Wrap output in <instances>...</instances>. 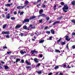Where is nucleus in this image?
<instances>
[{"mask_svg":"<svg viewBox=\"0 0 75 75\" xmlns=\"http://www.w3.org/2000/svg\"><path fill=\"white\" fill-rule=\"evenodd\" d=\"M69 9V7H68L67 4H65V5H64V7L62 8V10H63L65 13L67 12V11H68L67 10H68Z\"/></svg>","mask_w":75,"mask_h":75,"instance_id":"nucleus-1","label":"nucleus"},{"mask_svg":"<svg viewBox=\"0 0 75 75\" xmlns=\"http://www.w3.org/2000/svg\"><path fill=\"white\" fill-rule=\"evenodd\" d=\"M29 23L30 22V19L27 18L24 19L23 21V23Z\"/></svg>","mask_w":75,"mask_h":75,"instance_id":"nucleus-2","label":"nucleus"},{"mask_svg":"<svg viewBox=\"0 0 75 75\" xmlns=\"http://www.w3.org/2000/svg\"><path fill=\"white\" fill-rule=\"evenodd\" d=\"M26 7V5H25L23 6H17V9H23L24 7Z\"/></svg>","mask_w":75,"mask_h":75,"instance_id":"nucleus-3","label":"nucleus"},{"mask_svg":"<svg viewBox=\"0 0 75 75\" xmlns=\"http://www.w3.org/2000/svg\"><path fill=\"white\" fill-rule=\"evenodd\" d=\"M2 34H10V32L9 31L7 32L2 31Z\"/></svg>","mask_w":75,"mask_h":75,"instance_id":"nucleus-4","label":"nucleus"},{"mask_svg":"<svg viewBox=\"0 0 75 75\" xmlns=\"http://www.w3.org/2000/svg\"><path fill=\"white\" fill-rule=\"evenodd\" d=\"M31 54H32V55H33V54H34V53H35V54H37V53H38V51H35V50H31Z\"/></svg>","mask_w":75,"mask_h":75,"instance_id":"nucleus-5","label":"nucleus"},{"mask_svg":"<svg viewBox=\"0 0 75 75\" xmlns=\"http://www.w3.org/2000/svg\"><path fill=\"white\" fill-rule=\"evenodd\" d=\"M21 26H22V25L18 24L16 26L15 28L16 29H17V28H20Z\"/></svg>","mask_w":75,"mask_h":75,"instance_id":"nucleus-6","label":"nucleus"},{"mask_svg":"<svg viewBox=\"0 0 75 75\" xmlns=\"http://www.w3.org/2000/svg\"><path fill=\"white\" fill-rule=\"evenodd\" d=\"M65 37H66V40L67 41H69L71 40V38H69V36H65Z\"/></svg>","mask_w":75,"mask_h":75,"instance_id":"nucleus-7","label":"nucleus"},{"mask_svg":"<svg viewBox=\"0 0 75 75\" xmlns=\"http://www.w3.org/2000/svg\"><path fill=\"white\" fill-rule=\"evenodd\" d=\"M13 5V3H11L10 4H5L6 7H10V6H11Z\"/></svg>","mask_w":75,"mask_h":75,"instance_id":"nucleus-8","label":"nucleus"},{"mask_svg":"<svg viewBox=\"0 0 75 75\" xmlns=\"http://www.w3.org/2000/svg\"><path fill=\"white\" fill-rule=\"evenodd\" d=\"M60 23V21H56L54 22V23L52 25H55L56 24H59Z\"/></svg>","mask_w":75,"mask_h":75,"instance_id":"nucleus-9","label":"nucleus"},{"mask_svg":"<svg viewBox=\"0 0 75 75\" xmlns=\"http://www.w3.org/2000/svg\"><path fill=\"white\" fill-rule=\"evenodd\" d=\"M6 19H9L10 18V13H8L7 15L6 16Z\"/></svg>","mask_w":75,"mask_h":75,"instance_id":"nucleus-10","label":"nucleus"},{"mask_svg":"<svg viewBox=\"0 0 75 75\" xmlns=\"http://www.w3.org/2000/svg\"><path fill=\"white\" fill-rule=\"evenodd\" d=\"M36 18V16H33L30 17L29 19L30 20H32L33 19H34V18Z\"/></svg>","mask_w":75,"mask_h":75,"instance_id":"nucleus-11","label":"nucleus"},{"mask_svg":"<svg viewBox=\"0 0 75 75\" xmlns=\"http://www.w3.org/2000/svg\"><path fill=\"white\" fill-rule=\"evenodd\" d=\"M34 60L35 62H36V63H38L39 62V61L37 59V58H35L34 59Z\"/></svg>","mask_w":75,"mask_h":75,"instance_id":"nucleus-12","label":"nucleus"},{"mask_svg":"<svg viewBox=\"0 0 75 75\" xmlns=\"http://www.w3.org/2000/svg\"><path fill=\"white\" fill-rule=\"evenodd\" d=\"M25 63L28 64V65H31V63L28 62L27 60L25 61Z\"/></svg>","mask_w":75,"mask_h":75,"instance_id":"nucleus-13","label":"nucleus"},{"mask_svg":"<svg viewBox=\"0 0 75 75\" xmlns=\"http://www.w3.org/2000/svg\"><path fill=\"white\" fill-rule=\"evenodd\" d=\"M50 31L52 34H55V32H54V30L52 29Z\"/></svg>","mask_w":75,"mask_h":75,"instance_id":"nucleus-14","label":"nucleus"},{"mask_svg":"<svg viewBox=\"0 0 75 75\" xmlns=\"http://www.w3.org/2000/svg\"><path fill=\"white\" fill-rule=\"evenodd\" d=\"M27 69H31V67L27 66L26 67Z\"/></svg>","mask_w":75,"mask_h":75,"instance_id":"nucleus-15","label":"nucleus"},{"mask_svg":"<svg viewBox=\"0 0 75 75\" xmlns=\"http://www.w3.org/2000/svg\"><path fill=\"white\" fill-rule=\"evenodd\" d=\"M20 52L21 53V54H22V55H23V54H24V53H26V52L25 51L23 52V51H20Z\"/></svg>","mask_w":75,"mask_h":75,"instance_id":"nucleus-16","label":"nucleus"},{"mask_svg":"<svg viewBox=\"0 0 75 75\" xmlns=\"http://www.w3.org/2000/svg\"><path fill=\"white\" fill-rule=\"evenodd\" d=\"M29 3V2L28 1H25V3H24V4H25V5H27Z\"/></svg>","mask_w":75,"mask_h":75,"instance_id":"nucleus-17","label":"nucleus"},{"mask_svg":"<svg viewBox=\"0 0 75 75\" xmlns=\"http://www.w3.org/2000/svg\"><path fill=\"white\" fill-rule=\"evenodd\" d=\"M4 67L5 69H10V68L7 66H4Z\"/></svg>","mask_w":75,"mask_h":75,"instance_id":"nucleus-18","label":"nucleus"},{"mask_svg":"<svg viewBox=\"0 0 75 75\" xmlns=\"http://www.w3.org/2000/svg\"><path fill=\"white\" fill-rule=\"evenodd\" d=\"M71 4L73 6H75V1H73L71 2Z\"/></svg>","mask_w":75,"mask_h":75,"instance_id":"nucleus-19","label":"nucleus"},{"mask_svg":"<svg viewBox=\"0 0 75 75\" xmlns=\"http://www.w3.org/2000/svg\"><path fill=\"white\" fill-rule=\"evenodd\" d=\"M43 13V10L41 9L39 11V14H41L42 13Z\"/></svg>","mask_w":75,"mask_h":75,"instance_id":"nucleus-20","label":"nucleus"},{"mask_svg":"<svg viewBox=\"0 0 75 75\" xmlns=\"http://www.w3.org/2000/svg\"><path fill=\"white\" fill-rule=\"evenodd\" d=\"M62 65V66H63V68H65V67H67V65L65 63H64Z\"/></svg>","mask_w":75,"mask_h":75,"instance_id":"nucleus-21","label":"nucleus"},{"mask_svg":"<svg viewBox=\"0 0 75 75\" xmlns=\"http://www.w3.org/2000/svg\"><path fill=\"white\" fill-rule=\"evenodd\" d=\"M6 26H7V24H5L4 25L3 27V29H4L5 28H6Z\"/></svg>","mask_w":75,"mask_h":75,"instance_id":"nucleus-22","label":"nucleus"},{"mask_svg":"<svg viewBox=\"0 0 75 75\" xmlns=\"http://www.w3.org/2000/svg\"><path fill=\"white\" fill-rule=\"evenodd\" d=\"M40 15H39L38 16V17H44L45 16V14H44L43 13L42 14H40Z\"/></svg>","mask_w":75,"mask_h":75,"instance_id":"nucleus-23","label":"nucleus"},{"mask_svg":"<svg viewBox=\"0 0 75 75\" xmlns=\"http://www.w3.org/2000/svg\"><path fill=\"white\" fill-rule=\"evenodd\" d=\"M23 28L25 29V30H27V26H24L23 27Z\"/></svg>","mask_w":75,"mask_h":75,"instance_id":"nucleus-24","label":"nucleus"},{"mask_svg":"<svg viewBox=\"0 0 75 75\" xmlns=\"http://www.w3.org/2000/svg\"><path fill=\"white\" fill-rule=\"evenodd\" d=\"M44 40H42L40 41L39 42V43H42V42H44Z\"/></svg>","mask_w":75,"mask_h":75,"instance_id":"nucleus-25","label":"nucleus"},{"mask_svg":"<svg viewBox=\"0 0 75 75\" xmlns=\"http://www.w3.org/2000/svg\"><path fill=\"white\" fill-rule=\"evenodd\" d=\"M41 65V63L38 64L37 65H36V67L37 68H39V67Z\"/></svg>","mask_w":75,"mask_h":75,"instance_id":"nucleus-26","label":"nucleus"},{"mask_svg":"<svg viewBox=\"0 0 75 75\" xmlns=\"http://www.w3.org/2000/svg\"><path fill=\"white\" fill-rule=\"evenodd\" d=\"M60 4L61 5H62V6H64L65 5V4L64 3V2H61L60 3Z\"/></svg>","mask_w":75,"mask_h":75,"instance_id":"nucleus-27","label":"nucleus"},{"mask_svg":"<svg viewBox=\"0 0 75 75\" xmlns=\"http://www.w3.org/2000/svg\"><path fill=\"white\" fill-rule=\"evenodd\" d=\"M59 68V67L58 66H56L55 67L54 69L56 70V69H58Z\"/></svg>","mask_w":75,"mask_h":75,"instance_id":"nucleus-28","label":"nucleus"},{"mask_svg":"<svg viewBox=\"0 0 75 75\" xmlns=\"http://www.w3.org/2000/svg\"><path fill=\"white\" fill-rule=\"evenodd\" d=\"M62 18H63V17H62V16L59 17L58 18V19L59 20H61V19H62Z\"/></svg>","mask_w":75,"mask_h":75,"instance_id":"nucleus-29","label":"nucleus"},{"mask_svg":"<svg viewBox=\"0 0 75 75\" xmlns=\"http://www.w3.org/2000/svg\"><path fill=\"white\" fill-rule=\"evenodd\" d=\"M61 44V45H65V42H62Z\"/></svg>","mask_w":75,"mask_h":75,"instance_id":"nucleus-30","label":"nucleus"},{"mask_svg":"<svg viewBox=\"0 0 75 75\" xmlns=\"http://www.w3.org/2000/svg\"><path fill=\"white\" fill-rule=\"evenodd\" d=\"M55 52H61L60 51H59V50H57V49L55 50Z\"/></svg>","mask_w":75,"mask_h":75,"instance_id":"nucleus-31","label":"nucleus"},{"mask_svg":"<svg viewBox=\"0 0 75 75\" xmlns=\"http://www.w3.org/2000/svg\"><path fill=\"white\" fill-rule=\"evenodd\" d=\"M18 61H20V59H17L16 61V62H18Z\"/></svg>","mask_w":75,"mask_h":75,"instance_id":"nucleus-32","label":"nucleus"},{"mask_svg":"<svg viewBox=\"0 0 75 75\" xmlns=\"http://www.w3.org/2000/svg\"><path fill=\"white\" fill-rule=\"evenodd\" d=\"M61 38H60V39H59V40H57V42H58V43H59V42L61 41Z\"/></svg>","mask_w":75,"mask_h":75,"instance_id":"nucleus-33","label":"nucleus"},{"mask_svg":"<svg viewBox=\"0 0 75 75\" xmlns=\"http://www.w3.org/2000/svg\"><path fill=\"white\" fill-rule=\"evenodd\" d=\"M46 18L47 21H48L49 20H50V18L48 16L46 17Z\"/></svg>","mask_w":75,"mask_h":75,"instance_id":"nucleus-34","label":"nucleus"},{"mask_svg":"<svg viewBox=\"0 0 75 75\" xmlns=\"http://www.w3.org/2000/svg\"><path fill=\"white\" fill-rule=\"evenodd\" d=\"M23 14H24V12L23 11L21 12L20 13V15L22 16Z\"/></svg>","mask_w":75,"mask_h":75,"instance_id":"nucleus-35","label":"nucleus"},{"mask_svg":"<svg viewBox=\"0 0 75 75\" xmlns=\"http://www.w3.org/2000/svg\"><path fill=\"white\" fill-rule=\"evenodd\" d=\"M11 57L12 58H13L14 59H16V57L15 56H11Z\"/></svg>","mask_w":75,"mask_h":75,"instance_id":"nucleus-36","label":"nucleus"},{"mask_svg":"<svg viewBox=\"0 0 75 75\" xmlns=\"http://www.w3.org/2000/svg\"><path fill=\"white\" fill-rule=\"evenodd\" d=\"M11 20H15V18L13 17H11Z\"/></svg>","mask_w":75,"mask_h":75,"instance_id":"nucleus-37","label":"nucleus"},{"mask_svg":"<svg viewBox=\"0 0 75 75\" xmlns=\"http://www.w3.org/2000/svg\"><path fill=\"white\" fill-rule=\"evenodd\" d=\"M48 50H49V51H53V50H52V49H51L50 48H49L48 49Z\"/></svg>","mask_w":75,"mask_h":75,"instance_id":"nucleus-38","label":"nucleus"},{"mask_svg":"<svg viewBox=\"0 0 75 75\" xmlns=\"http://www.w3.org/2000/svg\"><path fill=\"white\" fill-rule=\"evenodd\" d=\"M0 69H3V68L1 66V64L0 63Z\"/></svg>","mask_w":75,"mask_h":75,"instance_id":"nucleus-39","label":"nucleus"},{"mask_svg":"<svg viewBox=\"0 0 75 75\" xmlns=\"http://www.w3.org/2000/svg\"><path fill=\"white\" fill-rule=\"evenodd\" d=\"M71 22H72V23H75V20H72L71 21Z\"/></svg>","mask_w":75,"mask_h":75,"instance_id":"nucleus-40","label":"nucleus"},{"mask_svg":"<svg viewBox=\"0 0 75 75\" xmlns=\"http://www.w3.org/2000/svg\"><path fill=\"white\" fill-rule=\"evenodd\" d=\"M42 19H40L39 20V23H42Z\"/></svg>","mask_w":75,"mask_h":75,"instance_id":"nucleus-41","label":"nucleus"},{"mask_svg":"<svg viewBox=\"0 0 75 75\" xmlns=\"http://www.w3.org/2000/svg\"><path fill=\"white\" fill-rule=\"evenodd\" d=\"M51 32H50V31H46V33L47 34H50V33Z\"/></svg>","mask_w":75,"mask_h":75,"instance_id":"nucleus-42","label":"nucleus"},{"mask_svg":"<svg viewBox=\"0 0 75 75\" xmlns=\"http://www.w3.org/2000/svg\"><path fill=\"white\" fill-rule=\"evenodd\" d=\"M6 37L8 38H10V36L8 35H6Z\"/></svg>","mask_w":75,"mask_h":75,"instance_id":"nucleus-43","label":"nucleus"},{"mask_svg":"<svg viewBox=\"0 0 75 75\" xmlns=\"http://www.w3.org/2000/svg\"><path fill=\"white\" fill-rule=\"evenodd\" d=\"M37 72L39 74H41V71H38Z\"/></svg>","mask_w":75,"mask_h":75,"instance_id":"nucleus-44","label":"nucleus"},{"mask_svg":"<svg viewBox=\"0 0 75 75\" xmlns=\"http://www.w3.org/2000/svg\"><path fill=\"white\" fill-rule=\"evenodd\" d=\"M31 28L32 29H35V26H34L33 27H31Z\"/></svg>","mask_w":75,"mask_h":75,"instance_id":"nucleus-45","label":"nucleus"},{"mask_svg":"<svg viewBox=\"0 0 75 75\" xmlns=\"http://www.w3.org/2000/svg\"><path fill=\"white\" fill-rule=\"evenodd\" d=\"M24 35V33H22L21 34V37H23Z\"/></svg>","mask_w":75,"mask_h":75,"instance_id":"nucleus-46","label":"nucleus"},{"mask_svg":"<svg viewBox=\"0 0 75 75\" xmlns=\"http://www.w3.org/2000/svg\"><path fill=\"white\" fill-rule=\"evenodd\" d=\"M39 57L40 58H42V54H39Z\"/></svg>","mask_w":75,"mask_h":75,"instance_id":"nucleus-47","label":"nucleus"},{"mask_svg":"<svg viewBox=\"0 0 75 75\" xmlns=\"http://www.w3.org/2000/svg\"><path fill=\"white\" fill-rule=\"evenodd\" d=\"M42 7H43L44 8H45V7H46V6L44 4L42 5Z\"/></svg>","mask_w":75,"mask_h":75,"instance_id":"nucleus-48","label":"nucleus"},{"mask_svg":"<svg viewBox=\"0 0 75 75\" xmlns=\"http://www.w3.org/2000/svg\"><path fill=\"white\" fill-rule=\"evenodd\" d=\"M17 11H15L14 12V13H13V14H14V15H16V14H17Z\"/></svg>","mask_w":75,"mask_h":75,"instance_id":"nucleus-49","label":"nucleus"},{"mask_svg":"<svg viewBox=\"0 0 75 75\" xmlns=\"http://www.w3.org/2000/svg\"><path fill=\"white\" fill-rule=\"evenodd\" d=\"M3 49H7V47L6 46H3Z\"/></svg>","mask_w":75,"mask_h":75,"instance_id":"nucleus-50","label":"nucleus"},{"mask_svg":"<svg viewBox=\"0 0 75 75\" xmlns=\"http://www.w3.org/2000/svg\"><path fill=\"white\" fill-rule=\"evenodd\" d=\"M41 1V0H38L37 1V3H38L39 2H40Z\"/></svg>","mask_w":75,"mask_h":75,"instance_id":"nucleus-51","label":"nucleus"},{"mask_svg":"<svg viewBox=\"0 0 75 75\" xmlns=\"http://www.w3.org/2000/svg\"><path fill=\"white\" fill-rule=\"evenodd\" d=\"M48 28V27L46 26L44 28V30H47Z\"/></svg>","mask_w":75,"mask_h":75,"instance_id":"nucleus-52","label":"nucleus"},{"mask_svg":"<svg viewBox=\"0 0 75 75\" xmlns=\"http://www.w3.org/2000/svg\"><path fill=\"white\" fill-rule=\"evenodd\" d=\"M2 17H3V18H4L5 17V15H4V14H3L2 15Z\"/></svg>","mask_w":75,"mask_h":75,"instance_id":"nucleus-53","label":"nucleus"},{"mask_svg":"<svg viewBox=\"0 0 75 75\" xmlns=\"http://www.w3.org/2000/svg\"><path fill=\"white\" fill-rule=\"evenodd\" d=\"M72 48L73 49H75V46L74 45L72 46Z\"/></svg>","mask_w":75,"mask_h":75,"instance_id":"nucleus-54","label":"nucleus"},{"mask_svg":"<svg viewBox=\"0 0 75 75\" xmlns=\"http://www.w3.org/2000/svg\"><path fill=\"white\" fill-rule=\"evenodd\" d=\"M52 36H50V38L48 39L49 40H51L52 39Z\"/></svg>","mask_w":75,"mask_h":75,"instance_id":"nucleus-55","label":"nucleus"},{"mask_svg":"<svg viewBox=\"0 0 75 75\" xmlns=\"http://www.w3.org/2000/svg\"><path fill=\"white\" fill-rule=\"evenodd\" d=\"M53 8L54 9V11H55V10H57V8H56V7H53Z\"/></svg>","mask_w":75,"mask_h":75,"instance_id":"nucleus-56","label":"nucleus"},{"mask_svg":"<svg viewBox=\"0 0 75 75\" xmlns=\"http://www.w3.org/2000/svg\"><path fill=\"white\" fill-rule=\"evenodd\" d=\"M67 49H69V47H68V45L67 44L66 47Z\"/></svg>","mask_w":75,"mask_h":75,"instance_id":"nucleus-57","label":"nucleus"},{"mask_svg":"<svg viewBox=\"0 0 75 75\" xmlns=\"http://www.w3.org/2000/svg\"><path fill=\"white\" fill-rule=\"evenodd\" d=\"M1 62L2 63V64H5V63L3 62V61H1Z\"/></svg>","mask_w":75,"mask_h":75,"instance_id":"nucleus-58","label":"nucleus"},{"mask_svg":"<svg viewBox=\"0 0 75 75\" xmlns=\"http://www.w3.org/2000/svg\"><path fill=\"white\" fill-rule=\"evenodd\" d=\"M21 62L22 63H24V60L23 59L22 60Z\"/></svg>","mask_w":75,"mask_h":75,"instance_id":"nucleus-59","label":"nucleus"},{"mask_svg":"<svg viewBox=\"0 0 75 75\" xmlns=\"http://www.w3.org/2000/svg\"><path fill=\"white\" fill-rule=\"evenodd\" d=\"M52 74V73H50L49 74H48V75H51Z\"/></svg>","mask_w":75,"mask_h":75,"instance_id":"nucleus-60","label":"nucleus"},{"mask_svg":"<svg viewBox=\"0 0 75 75\" xmlns=\"http://www.w3.org/2000/svg\"><path fill=\"white\" fill-rule=\"evenodd\" d=\"M40 6H41V4H38L37 5V6L38 7Z\"/></svg>","mask_w":75,"mask_h":75,"instance_id":"nucleus-61","label":"nucleus"},{"mask_svg":"<svg viewBox=\"0 0 75 75\" xmlns=\"http://www.w3.org/2000/svg\"><path fill=\"white\" fill-rule=\"evenodd\" d=\"M72 34L73 35H75V33H73Z\"/></svg>","mask_w":75,"mask_h":75,"instance_id":"nucleus-62","label":"nucleus"},{"mask_svg":"<svg viewBox=\"0 0 75 75\" xmlns=\"http://www.w3.org/2000/svg\"><path fill=\"white\" fill-rule=\"evenodd\" d=\"M63 75V74L61 73H60V74H59V75Z\"/></svg>","mask_w":75,"mask_h":75,"instance_id":"nucleus-63","label":"nucleus"},{"mask_svg":"<svg viewBox=\"0 0 75 75\" xmlns=\"http://www.w3.org/2000/svg\"><path fill=\"white\" fill-rule=\"evenodd\" d=\"M32 41H35V39H33V38L32 39Z\"/></svg>","mask_w":75,"mask_h":75,"instance_id":"nucleus-64","label":"nucleus"}]
</instances>
